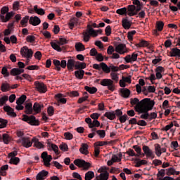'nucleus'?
Instances as JSON below:
<instances>
[{
	"label": "nucleus",
	"mask_w": 180,
	"mask_h": 180,
	"mask_svg": "<svg viewBox=\"0 0 180 180\" xmlns=\"http://www.w3.org/2000/svg\"><path fill=\"white\" fill-rule=\"evenodd\" d=\"M141 103L143 105V107L141 108V105H138L137 108H139V110L136 111L138 113H143L140 116V119H144L145 120H148V116H150V110H153V108H154V105H155V102L154 101H151V98H144L141 101Z\"/></svg>",
	"instance_id": "nucleus-1"
},
{
	"label": "nucleus",
	"mask_w": 180,
	"mask_h": 180,
	"mask_svg": "<svg viewBox=\"0 0 180 180\" xmlns=\"http://www.w3.org/2000/svg\"><path fill=\"white\" fill-rule=\"evenodd\" d=\"M86 28L87 29L82 33L83 41H85V43H88V41L91 40V37H96V32L92 28V25H88Z\"/></svg>",
	"instance_id": "nucleus-2"
},
{
	"label": "nucleus",
	"mask_w": 180,
	"mask_h": 180,
	"mask_svg": "<svg viewBox=\"0 0 180 180\" xmlns=\"http://www.w3.org/2000/svg\"><path fill=\"white\" fill-rule=\"evenodd\" d=\"M22 120L26 122L31 126H39L40 122L39 120L36 119L34 115L28 116L27 115H23Z\"/></svg>",
	"instance_id": "nucleus-3"
},
{
	"label": "nucleus",
	"mask_w": 180,
	"mask_h": 180,
	"mask_svg": "<svg viewBox=\"0 0 180 180\" xmlns=\"http://www.w3.org/2000/svg\"><path fill=\"white\" fill-rule=\"evenodd\" d=\"M74 164L78 168H82L84 171H88L91 168V163L88 162L82 159H76L74 160Z\"/></svg>",
	"instance_id": "nucleus-4"
},
{
	"label": "nucleus",
	"mask_w": 180,
	"mask_h": 180,
	"mask_svg": "<svg viewBox=\"0 0 180 180\" xmlns=\"http://www.w3.org/2000/svg\"><path fill=\"white\" fill-rule=\"evenodd\" d=\"M20 54L22 57L27 58V60H32V57H33V51L25 46L20 49Z\"/></svg>",
	"instance_id": "nucleus-5"
},
{
	"label": "nucleus",
	"mask_w": 180,
	"mask_h": 180,
	"mask_svg": "<svg viewBox=\"0 0 180 180\" xmlns=\"http://www.w3.org/2000/svg\"><path fill=\"white\" fill-rule=\"evenodd\" d=\"M100 84L102 85V86H108V89L109 91H115V84H113V80L110 79H103Z\"/></svg>",
	"instance_id": "nucleus-6"
},
{
	"label": "nucleus",
	"mask_w": 180,
	"mask_h": 180,
	"mask_svg": "<svg viewBox=\"0 0 180 180\" xmlns=\"http://www.w3.org/2000/svg\"><path fill=\"white\" fill-rule=\"evenodd\" d=\"M41 158H42L45 167H50L51 165L50 163L51 160H53L51 155H49L47 152H43L41 155Z\"/></svg>",
	"instance_id": "nucleus-7"
},
{
	"label": "nucleus",
	"mask_w": 180,
	"mask_h": 180,
	"mask_svg": "<svg viewBox=\"0 0 180 180\" xmlns=\"http://www.w3.org/2000/svg\"><path fill=\"white\" fill-rule=\"evenodd\" d=\"M98 172L100 174L96 176V180H108L109 179V172L106 170L99 169Z\"/></svg>",
	"instance_id": "nucleus-8"
},
{
	"label": "nucleus",
	"mask_w": 180,
	"mask_h": 180,
	"mask_svg": "<svg viewBox=\"0 0 180 180\" xmlns=\"http://www.w3.org/2000/svg\"><path fill=\"white\" fill-rule=\"evenodd\" d=\"M18 143H21L22 146L25 147V148H29L30 147H32L33 144V139L30 141L29 137H22L21 139L18 140Z\"/></svg>",
	"instance_id": "nucleus-9"
},
{
	"label": "nucleus",
	"mask_w": 180,
	"mask_h": 180,
	"mask_svg": "<svg viewBox=\"0 0 180 180\" xmlns=\"http://www.w3.org/2000/svg\"><path fill=\"white\" fill-rule=\"evenodd\" d=\"M34 85L35 88L39 92H41V94H46L47 91V87L44 85V83H40L39 81H37L34 82Z\"/></svg>",
	"instance_id": "nucleus-10"
},
{
	"label": "nucleus",
	"mask_w": 180,
	"mask_h": 180,
	"mask_svg": "<svg viewBox=\"0 0 180 180\" xmlns=\"http://www.w3.org/2000/svg\"><path fill=\"white\" fill-rule=\"evenodd\" d=\"M115 51L116 53H118V54H126V53H129V50L124 44H118L115 47Z\"/></svg>",
	"instance_id": "nucleus-11"
},
{
	"label": "nucleus",
	"mask_w": 180,
	"mask_h": 180,
	"mask_svg": "<svg viewBox=\"0 0 180 180\" xmlns=\"http://www.w3.org/2000/svg\"><path fill=\"white\" fill-rule=\"evenodd\" d=\"M13 16H15V12L11 11L7 13L6 16L0 14V19L4 23H6V22H9Z\"/></svg>",
	"instance_id": "nucleus-12"
},
{
	"label": "nucleus",
	"mask_w": 180,
	"mask_h": 180,
	"mask_svg": "<svg viewBox=\"0 0 180 180\" xmlns=\"http://www.w3.org/2000/svg\"><path fill=\"white\" fill-rule=\"evenodd\" d=\"M44 108V105L41 103H34L32 107L34 115H37L41 112V109Z\"/></svg>",
	"instance_id": "nucleus-13"
},
{
	"label": "nucleus",
	"mask_w": 180,
	"mask_h": 180,
	"mask_svg": "<svg viewBox=\"0 0 180 180\" xmlns=\"http://www.w3.org/2000/svg\"><path fill=\"white\" fill-rule=\"evenodd\" d=\"M137 57H139V54L136 53H133L131 55H127L124 58V61H126L127 63H133L134 61H137Z\"/></svg>",
	"instance_id": "nucleus-14"
},
{
	"label": "nucleus",
	"mask_w": 180,
	"mask_h": 180,
	"mask_svg": "<svg viewBox=\"0 0 180 180\" xmlns=\"http://www.w3.org/2000/svg\"><path fill=\"white\" fill-rule=\"evenodd\" d=\"M130 103H131V105H132V106H134V105H136L135 107H134V109H135L136 112L139 110V107H137V106H139V105H141V108L144 107L143 103H141V101H140V100H139V98H131L130 99Z\"/></svg>",
	"instance_id": "nucleus-15"
},
{
	"label": "nucleus",
	"mask_w": 180,
	"mask_h": 180,
	"mask_svg": "<svg viewBox=\"0 0 180 180\" xmlns=\"http://www.w3.org/2000/svg\"><path fill=\"white\" fill-rule=\"evenodd\" d=\"M30 25H32V26H39L40 23H41V20L37 16H31L29 20Z\"/></svg>",
	"instance_id": "nucleus-16"
},
{
	"label": "nucleus",
	"mask_w": 180,
	"mask_h": 180,
	"mask_svg": "<svg viewBox=\"0 0 180 180\" xmlns=\"http://www.w3.org/2000/svg\"><path fill=\"white\" fill-rule=\"evenodd\" d=\"M4 112H7V115H8V116H11L12 117H16L17 116L16 112H15L13 108L9 105L4 106Z\"/></svg>",
	"instance_id": "nucleus-17"
},
{
	"label": "nucleus",
	"mask_w": 180,
	"mask_h": 180,
	"mask_svg": "<svg viewBox=\"0 0 180 180\" xmlns=\"http://www.w3.org/2000/svg\"><path fill=\"white\" fill-rule=\"evenodd\" d=\"M122 27L125 29L126 30H129L131 27V22L129 20V18L127 17L122 18Z\"/></svg>",
	"instance_id": "nucleus-18"
},
{
	"label": "nucleus",
	"mask_w": 180,
	"mask_h": 180,
	"mask_svg": "<svg viewBox=\"0 0 180 180\" xmlns=\"http://www.w3.org/2000/svg\"><path fill=\"white\" fill-rule=\"evenodd\" d=\"M25 112L26 113V115H34L33 104L32 103H27L25 104Z\"/></svg>",
	"instance_id": "nucleus-19"
},
{
	"label": "nucleus",
	"mask_w": 180,
	"mask_h": 180,
	"mask_svg": "<svg viewBox=\"0 0 180 180\" xmlns=\"http://www.w3.org/2000/svg\"><path fill=\"white\" fill-rule=\"evenodd\" d=\"M127 10H128V13H127L128 16H136L137 15V13H136V6L134 5H129Z\"/></svg>",
	"instance_id": "nucleus-20"
},
{
	"label": "nucleus",
	"mask_w": 180,
	"mask_h": 180,
	"mask_svg": "<svg viewBox=\"0 0 180 180\" xmlns=\"http://www.w3.org/2000/svg\"><path fill=\"white\" fill-rule=\"evenodd\" d=\"M47 175H49V172L46 170H42L37 175V180H44V178H46Z\"/></svg>",
	"instance_id": "nucleus-21"
},
{
	"label": "nucleus",
	"mask_w": 180,
	"mask_h": 180,
	"mask_svg": "<svg viewBox=\"0 0 180 180\" xmlns=\"http://www.w3.org/2000/svg\"><path fill=\"white\" fill-rule=\"evenodd\" d=\"M74 67H75V60L68 59L67 63V68L69 71H74Z\"/></svg>",
	"instance_id": "nucleus-22"
},
{
	"label": "nucleus",
	"mask_w": 180,
	"mask_h": 180,
	"mask_svg": "<svg viewBox=\"0 0 180 180\" xmlns=\"http://www.w3.org/2000/svg\"><path fill=\"white\" fill-rule=\"evenodd\" d=\"M162 29H164V22H158L156 23V30H154V34H157L158 32H162ZM157 30H158V32Z\"/></svg>",
	"instance_id": "nucleus-23"
},
{
	"label": "nucleus",
	"mask_w": 180,
	"mask_h": 180,
	"mask_svg": "<svg viewBox=\"0 0 180 180\" xmlns=\"http://www.w3.org/2000/svg\"><path fill=\"white\" fill-rule=\"evenodd\" d=\"M170 57H180V49L178 48H173L171 49Z\"/></svg>",
	"instance_id": "nucleus-24"
},
{
	"label": "nucleus",
	"mask_w": 180,
	"mask_h": 180,
	"mask_svg": "<svg viewBox=\"0 0 180 180\" xmlns=\"http://www.w3.org/2000/svg\"><path fill=\"white\" fill-rule=\"evenodd\" d=\"M134 161L136 162L135 167L137 168H140L141 165H147V160H140L139 158H135Z\"/></svg>",
	"instance_id": "nucleus-25"
},
{
	"label": "nucleus",
	"mask_w": 180,
	"mask_h": 180,
	"mask_svg": "<svg viewBox=\"0 0 180 180\" xmlns=\"http://www.w3.org/2000/svg\"><path fill=\"white\" fill-rule=\"evenodd\" d=\"M32 143H34V147H37V148H44V144H43L41 142L39 141V139L37 138L32 139Z\"/></svg>",
	"instance_id": "nucleus-26"
},
{
	"label": "nucleus",
	"mask_w": 180,
	"mask_h": 180,
	"mask_svg": "<svg viewBox=\"0 0 180 180\" xmlns=\"http://www.w3.org/2000/svg\"><path fill=\"white\" fill-rule=\"evenodd\" d=\"M56 99L58 101V103H67V98H64L62 94H56Z\"/></svg>",
	"instance_id": "nucleus-27"
},
{
	"label": "nucleus",
	"mask_w": 180,
	"mask_h": 180,
	"mask_svg": "<svg viewBox=\"0 0 180 180\" xmlns=\"http://www.w3.org/2000/svg\"><path fill=\"white\" fill-rule=\"evenodd\" d=\"M25 72V70L19 69V68H13L11 70V75H20V74H23Z\"/></svg>",
	"instance_id": "nucleus-28"
},
{
	"label": "nucleus",
	"mask_w": 180,
	"mask_h": 180,
	"mask_svg": "<svg viewBox=\"0 0 180 180\" xmlns=\"http://www.w3.org/2000/svg\"><path fill=\"white\" fill-rule=\"evenodd\" d=\"M105 117H107V119H109V120H115L116 119V114L115 113V111L112 112H106L104 114Z\"/></svg>",
	"instance_id": "nucleus-29"
},
{
	"label": "nucleus",
	"mask_w": 180,
	"mask_h": 180,
	"mask_svg": "<svg viewBox=\"0 0 180 180\" xmlns=\"http://www.w3.org/2000/svg\"><path fill=\"white\" fill-rule=\"evenodd\" d=\"M143 151L144 152V155L148 157H151L153 155V150L147 146H143Z\"/></svg>",
	"instance_id": "nucleus-30"
},
{
	"label": "nucleus",
	"mask_w": 180,
	"mask_h": 180,
	"mask_svg": "<svg viewBox=\"0 0 180 180\" xmlns=\"http://www.w3.org/2000/svg\"><path fill=\"white\" fill-rule=\"evenodd\" d=\"M34 11L37 13V15H41V16H43V15L46 14V11H44V9L39 8V6L35 5L34 6Z\"/></svg>",
	"instance_id": "nucleus-31"
},
{
	"label": "nucleus",
	"mask_w": 180,
	"mask_h": 180,
	"mask_svg": "<svg viewBox=\"0 0 180 180\" xmlns=\"http://www.w3.org/2000/svg\"><path fill=\"white\" fill-rule=\"evenodd\" d=\"M69 27L70 29L72 30L74 29V26H77L78 25V18H73L70 20L69 22Z\"/></svg>",
	"instance_id": "nucleus-32"
},
{
	"label": "nucleus",
	"mask_w": 180,
	"mask_h": 180,
	"mask_svg": "<svg viewBox=\"0 0 180 180\" xmlns=\"http://www.w3.org/2000/svg\"><path fill=\"white\" fill-rule=\"evenodd\" d=\"M75 68L76 70H84L86 68V63L77 61L75 63Z\"/></svg>",
	"instance_id": "nucleus-33"
},
{
	"label": "nucleus",
	"mask_w": 180,
	"mask_h": 180,
	"mask_svg": "<svg viewBox=\"0 0 180 180\" xmlns=\"http://www.w3.org/2000/svg\"><path fill=\"white\" fill-rule=\"evenodd\" d=\"M120 92L122 98H129L130 96V91L129 89H120Z\"/></svg>",
	"instance_id": "nucleus-34"
},
{
	"label": "nucleus",
	"mask_w": 180,
	"mask_h": 180,
	"mask_svg": "<svg viewBox=\"0 0 180 180\" xmlns=\"http://www.w3.org/2000/svg\"><path fill=\"white\" fill-rule=\"evenodd\" d=\"M100 65L101 67V69L103 70V71L104 72H105V74H109V72H110V65L109 66H108V65H106V63H100Z\"/></svg>",
	"instance_id": "nucleus-35"
},
{
	"label": "nucleus",
	"mask_w": 180,
	"mask_h": 180,
	"mask_svg": "<svg viewBox=\"0 0 180 180\" xmlns=\"http://www.w3.org/2000/svg\"><path fill=\"white\" fill-rule=\"evenodd\" d=\"M1 89L2 92H8V91L11 90V84L8 82H4L1 84Z\"/></svg>",
	"instance_id": "nucleus-36"
},
{
	"label": "nucleus",
	"mask_w": 180,
	"mask_h": 180,
	"mask_svg": "<svg viewBox=\"0 0 180 180\" xmlns=\"http://www.w3.org/2000/svg\"><path fill=\"white\" fill-rule=\"evenodd\" d=\"M79 151L82 153V154H85L86 155L89 154V152H88V145L86 143H82Z\"/></svg>",
	"instance_id": "nucleus-37"
},
{
	"label": "nucleus",
	"mask_w": 180,
	"mask_h": 180,
	"mask_svg": "<svg viewBox=\"0 0 180 180\" xmlns=\"http://www.w3.org/2000/svg\"><path fill=\"white\" fill-rule=\"evenodd\" d=\"M84 74H85V71L83 70H77L75 72V75L78 79H82V78H84Z\"/></svg>",
	"instance_id": "nucleus-38"
},
{
	"label": "nucleus",
	"mask_w": 180,
	"mask_h": 180,
	"mask_svg": "<svg viewBox=\"0 0 180 180\" xmlns=\"http://www.w3.org/2000/svg\"><path fill=\"white\" fill-rule=\"evenodd\" d=\"M75 47L77 51H84L85 50V46L81 42L76 43Z\"/></svg>",
	"instance_id": "nucleus-39"
},
{
	"label": "nucleus",
	"mask_w": 180,
	"mask_h": 180,
	"mask_svg": "<svg viewBox=\"0 0 180 180\" xmlns=\"http://www.w3.org/2000/svg\"><path fill=\"white\" fill-rule=\"evenodd\" d=\"M95 176V173L92 171H89L85 174V180H91Z\"/></svg>",
	"instance_id": "nucleus-40"
},
{
	"label": "nucleus",
	"mask_w": 180,
	"mask_h": 180,
	"mask_svg": "<svg viewBox=\"0 0 180 180\" xmlns=\"http://www.w3.org/2000/svg\"><path fill=\"white\" fill-rule=\"evenodd\" d=\"M84 89L87 91L89 92L90 94H96L98 92V89L96 87H89L88 86H85Z\"/></svg>",
	"instance_id": "nucleus-41"
},
{
	"label": "nucleus",
	"mask_w": 180,
	"mask_h": 180,
	"mask_svg": "<svg viewBox=\"0 0 180 180\" xmlns=\"http://www.w3.org/2000/svg\"><path fill=\"white\" fill-rule=\"evenodd\" d=\"M155 151L157 157H161V154H162V152H161V146L160 144L157 143L155 145Z\"/></svg>",
	"instance_id": "nucleus-42"
},
{
	"label": "nucleus",
	"mask_w": 180,
	"mask_h": 180,
	"mask_svg": "<svg viewBox=\"0 0 180 180\" xmlns=\"http://www.w3.org/2000/svg\"><path fill=\"white\" fill-rule=\"evenodd\" d=\"M29 15H27L24 18L20 21V25H22V27H26L27 26V22H29Z\"/></svg>",
	"instance_id": "nucleus-43"
},
{
	"label": "nucleus",
	"mask_w": 180,
	"mask_h": 180,
	"mask_svg": "<svg viewBox=\"0 0 180 180\" xmlns=\"http://www.w3.org/2000/svg\"><path fill=\"white\" fill-rule=\"evenodd\" d=\"M116 13H117V15H127V8L126 7H124V8H119L116 11Z\"/></svg>",
	"instance_id": "nucleus-44"
},
{
	"label": "nucleus",
	"mask_w": 180,
	"mask_h": 180,
	"mask_svg": "<svg viewBox=\"0 0 180 180\" xmlns=\"http://www.w3.org/2000/svg\"><path fill=\"white\" fill-rule=\"evenodd\" d=\"M26 99H27L26 95H22L20 98H18V99H17L16 101L17 105H23Z\"/></svg>",
	"instance_id": "nucleus-45"
},
{
	"label": "nucleus",
	"mask_w": 180,
	"mask_h": 180,
	"mask_svg": "<svg viewBox=\"0 0 180 180\" xmlns=\"http://www.w3.org/2000/svg\"><path fill=\"white\" fill-rule=\"evenodd\" d=\"M132 148H134L136 153H137L136 155H139V157H140V155L144 157V153H141V148H140V146L135 145L133 146Z\"/></svg>",
	"instance_id": "nucleus-46"
},
{
	"label": "nucleus",
	"mask_w": 180,
	"mask_h": 180,
	"mask_svg": "<svg viewBox=\"0 0 180 180\" xmlns=\"http://www.w3.org/2000/svg\"><path fill=\"white\" fill-rule=\"evenodd\" d=\"M52 49H53V50H56V51H63V49H61V47H60L58 46V44H57L56 42H53V41H51L50 43Z\"/></svg>",
	"instance_id": "nucleus-47"
},
{
	"label": "nucleus",
	"mask_w": 180,
	"mask_h": 180,
	"mask_svg": "<svg viewBox=\"0 0 180 180\" xmlns=\"http://www.w3.org/2000/svg\"><path fill=\"white\" fill-rule=\"evenodd\" d=\"M49 147L54 151L55 154L56 155H58L60 154V152H58V146L54 143H49Z\"/></svg>",
	"instance_id": "nucleus-48"
},
{
	"label": "nucleus",
	"mask_w": 180,
	"mask_h": 180,
	"mask_svg": "<svg viewBox=\"0 0 180 180\" xmlns=\"http://www.w3.org/2000/svg\"><path fill=\"white\" fill-rule=\"evenodd\" d=\"M111 79L114 81V82H119V74L116 72H111L110 73Z\"/></svg>",
	"instance_id": "nucleus-49"
},
{
	"label": "nucleus",
	"mask_w": 180,
	"mask_h": 180,
	"mask_svg": "<svg viewBox=\"0 0 180 180\" xmlns=\"http://www.w3.org/2000/svg\"><path fill=\"white\" fill-rule=\"evenodd\" d=\"M136 47H147L148 42L146 40H141L139 44H135Z\"/></svg>",
	"instance_id": "nucleus-50"
},
{
	"label": "nucleus",
	"mask_w": 180,
	"mask_h": 180,
	"mask_svg": "<svg viewBox=\"0 0 180 180\" xmlns=\"http://www.w3.org/2000/svg\"><path fill=\"white\" fill-rule=\"evenodd\" d=\"M3 141L4 144H9V142L11 141V137L7 134H3Z\"/></svg>",
	"instance_id": "nucleus-51"
},
{
	"label": "nucleus",
	"mask_w": 180,
	"mask_h": 180,
	"mask_svg": "<svg viewBox=\"0 0 180 180\" xmlns=\"http://www.w3.org/2000/svg\"><path fill=\"white\" fill-rule=\"evenodd\" d=\"M20 162V159L19 158H11L10 160V164H13L14 165H18Z\"/></svg>",
	"instance_id": "nucleus-52"
},
{
	"label": "nucleus",
	"mask_w": 180,
	"mask_h": 180,
	"mask_svg": "<svg viewBox=\"0 0 180 180\" xmlns=\"http://www.w3.org/2000/svg\"><path fill=\"white\" fill-rule=\"evenodd\" d=\"M165 171H166V169H161L160 170L158 169V172L157 174V177L160 178V176H161V178H165Z\"/></svg>",
	"instance_id": "nucleus-53"
},
{
	"label": "nucleus",
	"mask_w": 180,
	"mask_h": 180,
	"mask_svg": "<svg viewBox=\"0 0 180 180\" xmlns=\"http://www.w3.org/2000/svg\"><path fill=\"white\" fill-rule=\"evenodd\" d=\"M166 171H167L166 175H167L168 176L171 175H175V169H174V167L166 169Z\"/></svg>",
	"instance_id": "nucleus-54"
},
{
	"label": "nucleus",
	"mask_w": 180,
	"mask_h": 180,
	"mask_svg": "<svg viewBox=\"0 0 180 180\" xmlns=\"http://www.w3.org/2000/svg\"><path fill=\"white\" fill-rule=\"evenodd\" d=\"M8 124V120L0 118V129H5Z\"/></svg>",
	"instance_id": "nucleus-55"
},
{
	"label": "nucleus",
	"mask_w": 180,
	"mask_h": 180,
	"mask_svg": "<svg viewBox=\"0 0 180 180\" xmlns=\"http://www.w3.org/2000/svg\"><path fill=\"white\" fill-rule=\"evenodd\" d=\"M8 98V96H4L0 98V106H4L6 103Z\"/></svg>",
	"instance_id": "nucleus-56"
},
{
	"label": "nucleus",
	"mask_w": 180,
	"mask_h": 180,
	"mask_svg": "<svg viewBox=\"0 0 180 180\" xmlns=\"http://www.w3.org/2000/svg\"><path fill=\"white\" fill-rule=\"evenodd\" d=\"M96 134L99 135L101 139H105V136H106L105 130H97Z\"/></svg>",
	"instance_id": "nucleus-57"
},
{
	"label": "nucleus",
	"mask_w": 180,
	"mask_h": 180,
	"mask_svg": "<svg viewBox=\"0 0 180 180\" xmlns=\"http://www.w3.org/2000/svg\"><path fill=\"white\" fill-rule=\"evenodd\" d=\"M157 119V112H151L149 114V116H148V121L151 122V120Z\"/></svg>",
	"instance_id": "nucleus-58"
},
{
	"label": "nucleus",
	"mask_w": 180,
	"mask_h": 180,
	"mask_svg": "<svg viewBox=\"0 0 180 180\" xmlns=\"http://www.w3.org/2000/svg\"><path fill=\"white\" fill-rule=\"evenodd\" d=\"M119 120L120 122V123H125L126 120H129V117L127 116V115H122L120 118Z\"/></svg>",
	"instance_id": "nucleus-59"
},
{
	"label": "nucleus",
	"mask_w": 180,
	"mask_h": 180,
	"mask_svg": "<svg viewBox=\"0 0 180 180\" xmlns=\"http://www.w3.org/2000/svg\"><path fill=\"white\" fill-rule=\"evenodd\" d=\"M36 40V37L33 35H29L26 37V41L28 43H33Z\"/></svg>",
	"instance_id": "nucleus-60"
},
{
	"label": "nucleus",
	"mask_w": 180,
	"mask_h": 180,
	"mask_svg": "<svg viewBox=\"0 0 180 180\" xmlns=\"http://www.w3.org/2000/svg\"><path fill=\"white\" fill-rule=\"evenodd\" d=\"M127 154H128L129 157H139V155H136L134 150L132 149H129Z\"/></svg>",
	"instance_id": "nucleus-61"
},
{
	"label": "nucleus",
	"mask_w": 180,
	"mask_h": 180,
	"mask_svg": "<svg viewBox=\"0 0 180 180\" xmlns=\"http://www.w3.org/2000/svg\"><path fill=\"white\" fill-rule=\"evenodd\" d=\"M64 137L66 139V140H72L74 136L70 132H65L64 134Z\"/></svg>",
	"instance_id": "nucleus-62"
},
{
	"label": "nucleus",
	"mask_w": 180,
	"mask_h": 180,
	"mask_svg": "<svg viewBox=\"0 0 180 180\" xmlns=\"http://www.w3.org/2000/svg\"><path fill=\"white\" fill-rule=\"evenodd\" d=\"M59 148L62 151H68V145L67 143H62L60 145Z\"/></svg>",
	"instance_id": "nucleus-63"
},
{
	"label": "nucleus",
	"mask_w": 180,
	"mask_h": 180,
	"mask_svg": "<svg viewBox=\"0 0 180 180\" xmlns=\"http://www.w3.org/2000/svg\"><path fill=\"white\" fill-rule=\"evenodd\" d=\"M1 74L4 75V77H9V72H8V68L6 67H3Z\"/></svg>",
	"instance_id": "nucleus-64"
}]
</instances>
